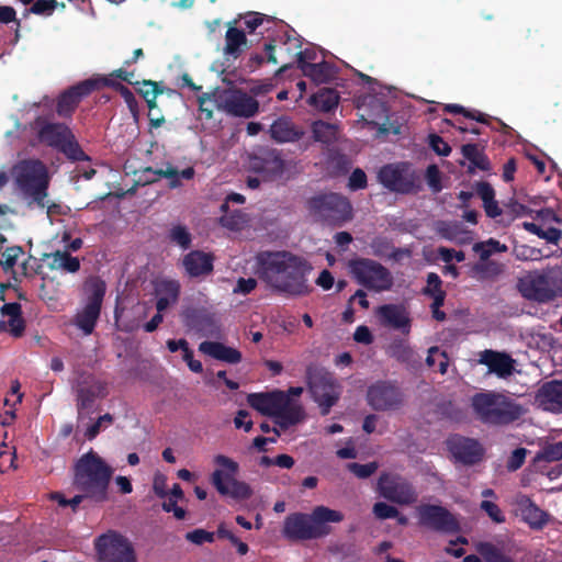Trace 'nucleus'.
Here are the masks:
<instances>
[{
  "label": "nucleus",
  "instance_id": "46",
  "mask_svg": "<svg viewBox=\"0 0 562 562\" xmlns=\"http://www.w3.org/2000/svg\"><path fill=\"white\" fill-rule=\"evenodd\" d=\"M168 238L171 243L178 245L183 250L189 249L192 245V235L182 224L173 225L169 229Z\"/></svg>",
  "mask_w": 562,
  "mask_h": 562
},
{
  "label": "nucleus",
  "instance_id": "50",
  "mask_svg": "<svg viewBox=\"0 0 562 562\" xmlns=\"http://www.w3.org/2000/svg\"><path fill=\"white\" fill-rule=\"evenodd\" d=\"M23 254L24 250L21 246L8 247L3 252L4 260H0V266L5 272L13 271L18 258Z\"/></svg>",
  "mask_w": 562,
  "mask_h": 562
},
{
  "label": "nucleus",
  "instance_id": "40",
  "mask_svg": "<svg viewBox=\"0 0 562 562\" xmlns=\"http://www.w3.org/2000/svg\"><path fill=\"white\" fill-rule=\"evenodd\" d=\"M311 103L323 112L334 110L339 103V94L335 89L323 88L311 97Z\"/></svg>",
  "mask_w": 562,
  "mask_h": 562
},
{
  "label": "nucleus",
  "instance_id": "60",
  "mask_svg": "<svg viewBox=\"0 0 562 562\" xmlns=\"http://www.w3.org/2000/svg\"><path fill=\"white\" fill-rule=\"evenodd\" d=\"M426 179L434 192L441 191L442 186L440 180V171L436 165H429L427 167Z\"/></svg>",
  "mask_w": 562,
  "mask_h": 562
},
{
  "label": "nucleus",
  "instance_id": "25",
  "mask_svg": "<svg viewBox=\"0 0 562 562\" xmlns=\"http://www.w3.org/2000/svg\"><path fill=\"white\" fill-rule=\"evenodd\" d=\"M515 504L522 520L527 522L531 529L540 530L547 525L549 514L539 508L529 496L524 494L517 495Z\"/></svg>",
  "mask_w": 562,
  "mask_h": 562
},
{
  "label": "nucleus",
  "instance_id": "1",
  "mask_svg": "<svg viewBox=\"0 0 562 562\" xmlns=\"http://www.w3.org/2000/svg\"><path fill=\"white\" fill-rule=\"evenodd\" d=\"M313 271L311 262L288 250L259 251L255 257V273L273 291L288 296L308 295L313 288L308 276Z\"/></svg>",
  "mask_w": 562,
  "mask_h": 562
},
{
  "label": "nucleus",
  "instance_id": "59",
  "mask_svg": "<svg viewBox=\"0 0 562 562\" xmlns=\"http://www.w3.org/2000/svg\"><path fill=\"white\" fill-rule=\"evenodd\" d=\"M220 222L222 226L232 229L238 231L244 224V215L240 212H234L232 214H225L221 216Z\"/></svg>",
  "mask_w": 562,
  "mask_h": 562
},
{
  "label": "nucleus",
  "instance_id": "10",
  "mask_svg": "<svg viewBox=\"0 0 562 562\" xmlns=\"http://www.w3.org/2000/svg\"><path fill=\"white\" fill-rule=\"evenodd\" d=\"M214 462L221 469H216L212 473L211 483L221 495L238 501L251 497L252 490L249 484L235 477L239 471V465L236 461L224 454H217L214 457Z\"/></svg>",
  "mask_w": 562,
  "mask_h": 562
},
{
  "label": "nucleus",
  "instance_id": "4",
  "mask_svg": "<svg viewBox=\"0 0 562 562\" xmlns=\"http://www.w3.org/2000/svg\"><path fill=\"white\" fill-rule=\"evenodd\" d=\"M344 518L341 512L318 505L311 514L293 513L286 516L282 532L289 540L319 539L331 532L328 522H341Z\"/></svg>",
  "mask_w": 562,
  "mask_h": 562
},
{
  "label": "nucleus",
  "instance_id": "16",
  "mask_svg": "<svg viewBox=\"0 0 562 562\" xmlns=\"http://www.w3.org/2000/svg\"><path fill=\"white\" fill-rule=\"evenodd\" d=\"M376 490L383 498L398 505L409 506L418 499L414 485L397 474L382 473Z\"/></svg>",
  "mask_w": 562,
  "mask_h": 562
},
{
  "label": "nucleus",
  "instance_id": "32",
  "mask_svg": "<svg viewBox=\"0 0 562 562\" xmlns=\"http://www.w3.org/2000/svg\"><path fill=\"white\" fill-rule=\"evenodd\" d=\"M184 322L188 327L204 336L212 335L215 328L213 316L204 310H188L184 313Z\"/></svg>",
  "mask_w": 562,
  "mask_h": 562
},
{
  "label": "nucleus",
  "instance_id": "6",
  "mask_svg": "<svg viewBox=\"0 0 562 562\" xmlns=\"http://www.w3.org/2000/svg\"><path fill=\"white\" fill-rule=\"evenodd\" d=\"M16 188L29 204L46 207L50 177L46 165L40 159H22L12 167Z\"/></svg>",
  "mask_w": 562,
  "mask_h": 562
},
{
  "label": "nucleus",
  "instance_id": "49",
  "mask_svg": "<svg viewBox=\"0 0 562 562\" xmlns=\"http://www.w3.org/2000/svg\"><path fill=\"white\" fill-rule=\"evenodd\" d=\"M513 255L517 260H539L543 257L541 249L526 245L516 244L513 248Z\"/></svg>",
  "mask_w": 562,
  "mask_h": 562
},
{
  "label": "nucleus",
  "instance_id": "13",
  "mask_svg": "<svg viewBox=\"0 0 562 562\" xmlns=\"http://www.w3.org/2000/svg\"><path fill=\"white\" fill-rule=\"evenodd\" d=\"M349 269L356 281L368 290L384 292L393 286L391 271L373 259H353L349 262Z\"/></svg>",
  "mask_w": 562,
  "mask_h": 562
},
{
  "label": "nucleus",
  "instance_id": "56",
  "mask_svg": "<svg viewBox=\"0 0 562 562\" xmlns=\"http://www.w3.org/2000/svg\"><path fill=\"white\" fill-rule=\"evenodd\" d=\"M57 4V0H34L29 12L36 15H50Z\"/></svg>",
  "mask_w": 562,
  "mask_h": 562
},
{
  "label": "nucleus",
  "instance_id": "17",
  "mask_svg": "<svg viewBox=\"0 0 562 562\" xmlns=\"http://www.w3.org/2000/svg\"><path fill=\"white\" fill-rule=\"evenodd\" d=\"M562 295V269L554 268L532 276L526 289V296L547 303Z\"/></svg>",
  "mask_w": 562,
  "mask_h": 562
},
{
  "label": "nucleus",
  "instance_id": "23",
  "mask_svg": "<svg viewBox=\"0 0 562 562\" xmlns=\"http://www.w3.org/2000/svg\"><path fill=\"white\" fill-rule=\"evenodd\" d=\"M375 313L381 325L400 330L405 335L411 331L412 321L402 304H383L376 308Z\"/></svg>",
  "mask_w": 562,
  "mask_h": 562
},
{
  "label": "nucleus",
  "instance_id": "64",
  "mask_svg": "<svg viewBox=\"0 0 562 562\" xmlns=\"http://www.w3.org/2000/svg\"><path fill=\"white\" fill-rule=\"evenodd\" d=\"M117 92L124 99L130 111L133 114H136L138 111V102H137L134 93L124 85H117Z\"/></svg>",
  "mask_w": 562,
  "mask_h": 562
},
{
  "label": "nucleus",
  "instance_id": "39",
  "mask_svg": "<svg viewBox=\"0 0 562 562\" xmlns=\"http://www.w3.org/2000/svg\"><path fill=\"white\" fill-rule=\"evenodd\" d=\"M504 271V265L495 260H480L471 268L473 278L477 280H493Z\"/></svg>",
  "mask_w": 562,
  "mask_h": 562
},
{
  "label": "nucleus",
  "instance_id": "3",
  "mask_svg": "<svg viewBox=\"0 0 562 562\" xmlns=\"http://www.w3.org/2000/svg\"><path fill=\"white\" fill-rule=\"evenodd\" d=\"M113 469L93 450L83 453L74 465L72 486L89 496L90 504L109 499Z\"/></svg>",
  "mask_w": 562,
  "mask_h": 562
},
{
  "label": "nucleus",
  "instance_id": "20",
  "mask_svg": "<svg viewBox=\"0 0 562 562\" xmlns=\"http://www.w3.org/2000/svg\"><path fill=\"white\" fill-rule=\"evenodd\" d=\"M220 105L228 114L252 117L259 111V102L240 89L227 90L220 95Z\"/></svg>",
  "mask_w": 562,
  "mask_h": 562
},
{
  "label": "nucleus",
  "instance_id": "51",
  "mask_svg": "<svg viewBox=\"0 0 562 562\" xmlns=\"http://www.w3.org/2000/svg\"><path fill=\"white\" fill-rule=\"evenodd\" d=\"M379 468L378 462H369L366 464L352 462L347 464V469L359 479H368L376 472Z\"/></svg>",
  "mask_w": 562,
  "mask_h": 562
},
{
  "label": "nucleus",
  "instance_id": "34",
  "mask_svg": "<svg viewBox=\"0 0 562 562\" xmlns=\"http://www.w3.org/2000/svg\"><path fill=\"white\" fill-rule=\"evenodd\" d=\"M463 157L470 161L469 172H473L474 169L482 171H488L491 169V162L488 157L484 153V148L477 144H464L461 147Z\"/></svg>",
  "mask_w": 562,
  "mask_h": 562
},
{
  "label": "nucleus",
  "instance_id": "5",
  "mask_svg": "<svg viewBox=\"0 0 562 562\" xmlns=\"http://www.w3.org/2000/svg\"><path fill=\"white\" fill-rule=\"evenodd\" d=\"M247 402L262 415L272 417L276 425L283 430L300 424L305 418L303 406L281 390L250 393L247 396Z\"/></svg>",
  "mask_w": 562,
  "mask_h": 562
},
{
  "label": "nucleus",
  "instance_id": "31",
  "mask_svg": "<svg viewBox=\"0 0 562 562\" xmlns=\"http://www.w3.org/2000/svg\"><path fill=\"white\" fill-rule=\"evenodd\" d=\"M158 312L166 311L171 304L178 301L180 294V283L176 280H161L155 286Z\"/></svg>",
  "mask_w": 562,
  "mask_h": 562
},
{
  "label": "nucleus",
  "instance_id": "54",
  "mask_svg": "<svg viewBox=\"0 0 562 562\" xmlns=\"http://www.w3.org/2000/svg\"><path fill=\"white\" fill-rule=\"evenodd\" d=\"M372 513L378 519H393L398 516V509L384 502H378L373 505Z\"/></svg>",
  "mask_w": 562,
  "mask_h": 562
},
{
  "label": "nucleus",
  "instance_id": "55",
  "mask_svg": "<svg viewBox=\"0 0 562 562\" xmlns=\"http://www.w3.org/2000/svg\"><path fill=\"white\" fill-rule=\"evenodd\" d=\"M428 145L439 156L447 157L451 153L450 145L438 134L428 136Z\"/></svg>",
  "mask_w": 562,
  "mask_h": 562
},
{
  "label": "nucleus",
  "instance_id": "22",
  "mask_svg": "<svg viewBox=\"0 0 562 562\" xmlns=\"http://www.w3.org/2000/svg\"><path fill=\"white\" fill-rule=\"evenodd\" d=\"M93 81H80L61 92L57 99L56 113L60 117H71L83 98L93 92Z\"/></svg>",
  "mask_w": 562,
  "mask_h": 562
},
{
  "label": "nucleus",
  "instance_id": "53",
  "mask_svg": "<svg viewBox=\"0 0 562 562\" xmlns=\"http://www.w3.org/2000/svg\"><path fill=\"white\" fill-rule=\"evenodd\" d=\"M480 508L494 521L495 524H503L506 517L499 506L491 501H482Z\"/></svg>",
  "mask_w": 562,
  "mask_h": 562
},
{
  "label": "nucleus",
  "instance_id": "43",
  "mask_svg": "<svg viewBox=\"0 0 562 562\" xmlns=\"http://www.w3.org/2000/svg\"><path fill=\"white\" fill-rule=\"evenodd\" d=\"M522 227L527 232L537 235L539 238H542L550 244L557 245L562 237V231L557 227H549L543 229L532 222H524Z\"/></svg>",
  "mask_w": 562,
  "mask_h": 562
},
{
  "label": "nucleus",
  "instance_id": "24",
  "mask_svg": "<svg viewBox=\"0 0 562 562\" xmlns=\"http://www.w3.org/2000/svg\"><path fill=\"white\" fill-rule=\"evenodd\" d=\"M479 361L501 379H507L515 371V360L506 352L486 349L481 352Z\"/></svg>",
  "mask_w": 562,
  "mask_h": 562
},
{
  "label": "nucleus",
  "instance_id": "7",
  "mask_svg": "<svg viewBox=\"0 0 562 562\" xmlns=\"http://www.w3.org/2000/svg\"><path fill=\"white\" fill-rule=\"evenodd\" d=\"M306 209L315 222L331 227H340L353 216L349 199L336 192H319L311 196Z\"/></svg>",
  "mask_w": 562,
  "mask_h": 562
},
{
  "label": "nucleus",
  "instance_id": "45",
  "mask_svg": "<svg viewBox=\"0 0 562 562\" xmlns=\"http://www.w3.org/2000/svg\"><path fill=\"white\" fill-rule=\"evenodd\" d=\"M477 551L485 562H515L513 558L505 554L502 549L491 542H481L477 546Z\"/></svg>",
  "mask_w": 562,
  "mask_h": 562
},
{
  "label": "nucleus",
  "instance_id": "48",
  "mask_svg": "<svg viewBox=\"0 0 562 562\" xmlns=\"http://www.w3.org/2000/svg\"><path fill=\"white\" fill-rule=\"evenodd\" d=\"M265 61L271 64H278L276 57V45L272 42L265 43V56L260 54H254L249 58V67L255 69L261 66Z\"/></svg>",
  "mask_w": 562,
  "mask_h": 562
},
{
  "label": "nucleus",
  "instance_id": "62",
  "mask_svg": "<svg viewBox=\"0 0 562 562\" xmlns=\"http://www.w3.org/2000/svg\"><path fill=\"white\" fill-rule=\"evenodd\" d=\"M441 284H442V281H441L440 277L435 272H429L427 274V285L423 290V293L428 296L438 294L440 291H443L441 289Z\"/></svg>",
  "mask_w": 562,
  "mask_h": 562
},
{
  "label": "nucleus",
  "instance_id": "47",
  "mask_svg": "<svg viewBox=\"0 0 562 562\" xmlns=\"http://www.w3.org/2000/svg\"><path fill=\"white\" fill-rule=\"evenodd\" d=\"M562 459V441L548 443L536 454L535 461L554 462Z\"/></svg>",
  "mask_w": 562,
  "mask_h": 562
},
{
  "label": "nucleus",
  "instance_id": "61",
  "mask_svg": "<svg viewBox=\"0 0 562 562\" xmlns=\"http://www.w3.org/2000/svg\"><path fill=\"white\" fill-rule=\"evenodd\" d=\"M257 284L258 282L255 278H239L236 282L235 288L233 289V293L247 295L257 288Z\"/></svg>",
  "mask_w": 562,
  "mask_h": 562
},
{
  "label": "nucleus",
  "instance_id": "14",
  "mask_svg": "<svg viewBox=\"0 0 562 562\" xmlns=\"http://www.w3.org/2000/svg\"><path fill=\"white\" fill-rule=\"evenodd\" d=\"M98 562H137L133 543L116 530H108L94 539Z\"/></svg>",
  "mask_w": 562,
  "mask_h": 562
},
{
  "label": "nucleus",
  "instance_id": "57",
  "mask_svg": "<svg viewBox=\"0 0 562 562\" xmlns=\"http://www.w3.org/2000/svg\"><path fill=\"white\" fill-rule=\"evenodd\" d=\"M135 85H142L143 87H150L151 97L146 101L149 111L151 112L157 108L156 99L159 94H162L164 89L160 87V83L153 80H143L142 82L136 81Z\"/></svg>",
  "mask_w": 562,
  "mask_h": 562
},
{
  "label": "nucleus",
  "instance_id": "63",
  "mask_svg": "<svg viewBox=\"0 0 562 562\" xmlns=\"http://www.w3.org/2000/svg\"><path fill=\"white\" fill-rule=\"evenodd\" d=\"M527 450L525 448L515 449L508 458L507 469L516 471L520 469L525 462Z\"/></svg>",
  "mask_w": 562,
  "mask_h": 562
},
{
  "label": "nucleus",
  "instance_id": "52",
  "mask_svg": "<svg viewBox=\"0 0 562 562\" xmlns=\"http://www.w3.org/2000/svg\"><path fill=\"white\" fill-rule=\"evenodd\" d=\"M186 540L194 543L196 546H201L205 542L212 543L215 540V533L207 531L202 528L194 529L192 531H188L184 536Z\"/></svg>",
  "mask_w": 562,
  "mask_h": 562
},
{
  "label": "nucleus",
  "instance_id": "18",
  "mask_svg": "<svg viewBox=\"0 0 562 562\" xmlns=\"http://www.w3.org/2000/svg\"><path fill=\"white\" fill-rule=\"evenodd\" d=\"M367 402L374 411H396L404 404V394L395 382L376 381L368 387Z\"/></svg>",
  "mask_w": 562,
  "mask_h": 562
},
{
  "label": "nucleus",
  "instance_id": "2",
  "mask_svg": "<svg viewBox=\"0 0 562 562\" xmlns=\"http://www.w3.org/2000/svg\"><path fill=\"white\" fill-rule=\"evenodd\" d=\"M470 402L475 418L490 427L512 425L526 413L524 405L506 391H481L473 394Z\"/></svg>",
  "mask_w": 562,
  "mask_h": 562
},
{
  "label": "nucleus",
  "instance_id": "8",
  "mask_svg": "<svg viewBox=\"0 0 562 562\" xmlns=\"http://www.w3.org/2000/svg\"><path fill=\"white\" fill-rule=\"evenodd\" d=\"M306 383L312 398L318 404L321 414L326 416L336 405L341 394V386L333 373L325 368L310 364L306 368Z\"/></svg>",
  "mask_w": 562,
  "mask_h": 562
},
{
  "label": "nucleus",
  "instance_id": "58",
  "mask_svg": "<svg viewBox=\"0 0 562 562\" xmlns=\"http://www.w3.org/2000/svg\"><path fill=\"white\" fill-rule=\"evenodd\" d=\"M367 184L366 172L360 168H356L349 177L348 188L352 191H357L367 188Z\"/></svg>",
  "mask_w": 562,
  "mask_h": 562
},
{
  "label": "nucleus",
  "instance_id": "44",
  "mask_svg": "<svg viewBox=\"0 0 562 562\" xmlns=\"http://www.w3.org/2000/svg\"><path fill=\"white\" fill-rule=\"evenodd\" d=\"M390 355L398 362L407 366H414L418 362L416 352L408 345L402 341L391 345Z\"/></svg>",
  "mask_w": 562,
  "mask_h": 562
},
{
  "label": "nucleus",
  "instance_id": "33",
  "mask_svg": "<svg viewBox=\"0 0 562 562\" xmlns=\"http://www.w3.org/2000/svg\"><path fill=\"white\" fill-rule=\"evenodd\" d=\"M247 46V37L244 30L229 26L225 34L224 55L237 59Z\"/></svg>",
  "mask_w": 562,
  "mask_h": 562
},
{
  "label": "nucleus",
  "instance_id": "42",
  "mask_svg": "<svg viewBox=\"0 0 562 562\" xmlns=\"http://www.w3.org/2000/svg\"><path fill=\"white\" fill-rule=\"evenodd\" d=\"M313 138L315 142L331 144L336 139V126L334 124L316 121L312 125Z\"/></svg>",
  "mask_w": 562,
  "mask_h": 562
},
{
  "label": "nucleus",
  "instance_id": "29",
  "mask_svg": "<svg viewBox=\"0 0 562 562\" xmlns=\"http://www.w3.org/2000/svg\"><path fill=\"white\" fill-rule=\"evenodd\" d=\"M195 175V170L193 167H188L182 171L177 170L170 164H168L166 169H154L151 167H147L143 171V176L145 177V182L150 183L156 180V178H151L149 176H157L159 178L169 179L170 188H179L181 186L180 179L191 180Z\"/></svg>",
  "mask_w": 562,
  "mask_h": 562
},
{
  "label": "nucleus",
  "instance_id": "38",
  "mask_svg": "<svg viewBox=\"0 0 562 562\" xmlns=\"http://www.w3.org/2000/svg\"><path fill=\"white\" fill-rule=\"evenodd\" d=\"M239 19L243 21L245 30L250 34L255 33L259 27H262L263 31H269L278 22L273 16L255 11L246 12Z\"/></svg>",
  "mask_w": 562,
  "mask_h": 562
},
{
  "label": "nucleus",
  "instance_id": "9",
  "mask_svg": "<svg viewBox=\"0 0 562 562\" xmlns=\"http://www.w3.org/2000/svg\"><path fill=\"white\" fill-rule=\"evenodd\" d=\"M40 143L57 149L72 161L90 160L72 131L64 123L43 122L37 131Z\"/></svg>",
  "mask_w": 562,
  "mask_h": 562
},
{
  "label": "nucleus",
  "instance_id": "21",
  "mask_svg": "<svg viewBox=\"0 0 562 562\" xmlns=\"http://www.w3.org/2000/svg\"><path fill=\"white\" fill-rule=\"evenodd\" d=\"M249 168L256 173L278 176L283 172L284 160L277 149L262 146L249 156Z\"/></svg>",
  "mask_w": 562,
  "mask_h": 562
},
{
  "label": "nucleus",
  "instance_id": "26",
  "mask_svg": "<svg viewBox=\"0 0 562 562\" xmlns=\"http://www.w3.org/2000/svg\"><path fill=\"white\" fill-rule=\"evenodd\" d=\"M536 402L543 411L562 413V381L551 380L543 383L537 392Z\"/></svg>",
  "mask_w": 562,
  "mask_h": 562
},
{
  "label": "nucleus",
  "instance_id": "37",
  "mask_svg": "<svg viewBox=\"0 0 562 562\" xmlns=\"http://www.w3.org/2000/svg\"><path fill=\"white\" fill-rule=\"evenodd\" d=\"M83 290L87 296L86 304L101 308L106 291L105 282L98 277L89 278L85 282Z\"/></svg>",
  "mask_w": 562,
  "mask_h": 562
},
{
  "label": "nucleus",
  "instance_id": "15",
  "mask_svg": "<svg viewBox=\"0 0 562 562\" xmlns=\"http://www.w3.org/2000/svg\"><path fill=\"white\" fill-rule=\"evenodd\" d=\"M419 525L445 535L460 532L457 517L441 505L422 504L416 508Z\"/></svg>",
  "mask_w": 562,
  "mask_h": 562
},
{
  "label": "nucleus",
  "instance_id": "12",
  "mask_svg": "<svg viewBox=\"0 0 562 562\" xmlns=\"http://www.w3.org/2000/svg\"><path fill=\"white\" fill-rule=\"evenodd\" d=\"M378 180L389 191L401 194L414 193L420 188L419 176L408 161L384 165L378 172Z\"/></svg>",
  "mask_w": 562,
  "mask_h": 562
},
{
  "label": "nucleus",
  "instance_id": "35",
  "mask_svg": "<svg viewBox=\"0 0 562 562\" xmlns=\"http://www.w3.org/2000/svg\"><path fill=\"white\" fill-rule=\"evenodd\" d=\"M301 70L316 83H328L336 76L335 66L325 60L301 66Z\"/></svg>",
  "mask_w": 562,
  "mask_h": 562
},
{
  "label": "nucleus",
  "instance_id": "30",
  "mask_svg": "<svg viewBox=\"0 0 562 562\" xmlns=\"http://www.w3.org/2000/svg\"><path fill=\"white\" fill-rule=\"evenodd\" d=\"M199 350L213 359L236 364L241 361V352L233 347H228L220 341L205 340L200 344Z\"/></svg>",
  "mask_w": 562,
  "mask_h": 562
},
{
  "label": "nucleus",
  "instance_id": "36",
  "mask_svg": "<svg viewBox=\"0 0 562 562\" xmlns=\"http://www.w3.org/2000/svg\"><path fill=\"white\" fill-rule=\"evenodd\" d=\"M101 314V308L85 304L83 308L75 315L74 324L85 335H91Z\"/></svg>",
  "mask_w": 562,
  "mask_h": 562
},
{
  "label": "nucleus",
  "instance_id": "27",
  "mask_svg": "<svg viewBox=\"0 0 562 562\" xmlns=\"http://www.w3.org/2000/svg\"><path fill=\"white\" fill-rule=\"evenodd\" d=\"M214 256L202 250H191L184 255L182 266L190 278L210 274L214 269Z\"/></svg>",
  "mask_w": 562,
  "mask_h": 562
},
{
  "label": "nucleus",
  "instance_id": "11",
  "mask_svg": "<svg viewBox=\"0 0 562 562\" xmlns=\"http://www.w3.org/2000/svg\"><path fill=\"white\" fill-rule=\"evenodd\" d=\"M72 389L76 393L77 422L79 427L85 424L86 419H90L95 401L108 395V385L105 382L97 380L93 374L81 370L77 372Z\"/></svg>",
  "mask_w": 562,
  "mask_h": 562
},
{
  "label": "nucleus",
  "instance_id": "28",
  "mask_svg": "<svg viewBox=\"0 0 562 562\" xmlns=\"http://www.w3.org/2000/svg\"><path fill=\"white\" fill-rule=\"evenodd\" d=\"M270 136L278 143H293L304 135L302 127L297 126L291 119L281 116L270 125Z\"/></svg>",
  "mask_w": 562,
  "mask_h": 562
},
{
  "label": "nucleus",
  "instance_id": "41",
  "mask_svg": "<svg viewBox=\"0 0 562 562\" xmlns=\"http://www.w3.org/2000/svg\"><path fill=\"white\" fill-rule=\"evenodd\" d=\"M49 263L52 269H60L69 273H75L80 269V261L77 257L71 256L68 251L57 250L50 255Z\"/></svg>",
  "mask_w": 562,
  "mask_h": 562
},
{
  "label": "nucleus",
  "instance_id": "19",
  "mask_svg": "<svg viewBox=\"0 0 562 562\" xmlns=\"http://www.w3.org/2000/svg\"><path fill=\"white\" fill-rule=\"evenodd\" d=\"M447 448L454 460L464 465L476 464L484 456V448L477 439L458 434L447 439Z\"/></svg>",
  "mask_w": 562,
  "mask_h": 562
}]
</instances>
